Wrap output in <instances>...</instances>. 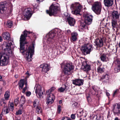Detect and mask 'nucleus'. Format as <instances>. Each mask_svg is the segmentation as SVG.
<instances>
[{
    "instance_id": "1",
    "label": "nucleus",
    "mask_w": 120,
    "mask_h": 120,
    "mask_svg": "<svg viewBox=\"0 0 120 120\" xmlns=\"http://www.w3.org/2000/svg\"><path fill=\"white\" fill-rule=\"evenodd\" d=\"M30 33V32H28L25 30L23 32V34L21 35L20 39V52L23 55L25 53L24 56L26 59L27 61H30L32 59V57L34 52V45L33 43L32 46H29L27 49V47L25 48L24 46H25L24 44L27 43L26 40L27 35L28 34Z\"/></svg>"
},
{
    "instance_id": "2",
    "label": "nucleus",
    "mask_w": 120,
    "mask_h": 120,
    "mask_svg": "<svg viewBox=\"0 0 120 120\" xmlns=\"http://www.w3.org/2000/svg\"><path fill=\"white\" fill-rule=\"evenodd\" d=\"M59 6V4L56 3H54L49 7V10H47L46 13L50 16H55L57 12L58 8Z\"/></svg>"
},
{
    "instance_id": "3",
    "label": "nucleus",
    "mask_w": 120,
    "mask_h": 120,
    "mask_svg": "<svg viewBox=\"0 0 120 120\" xmlns=\"http://www.w3.org/2000/svg\"><path fill=\"white\" fill-rule=\"evenodd\" d=\"M82 8L81 6L78 3L72 4L71 7L72 13L76 15H80L79 13Z\"/></svg>"
},
{
    "instance_id": "4",
    "label": "nucleus",
    "mask_w": 120,
    "mask_h": 120,
    "mask_svg": "<svg viewBox=\"0 0 120 120\" xmlns=\"http://www.w3.org/2000/svg\"><path fill=\"white\" fill-rule=\"evenodd\" d=\"M101 8V3L98 2H96L94 3L92 7V9L93 11L97 15L100 14Z\"/></svg>"
},
{
    "instance_id": "5",
    "label": "nucleus",
    "mask_w": 120,
    "mask_h": 120,
    "mask_svg": "<svg viewBox=\"0 0 120 120\" xmlns=\"http://www.w3.org/2000/svg\"><path fill=\"white\" fill-rule=\"evenodd\" d=\"M93 49V48L92 45L88 44H84L81 48L82 52L85 55L90 54Z\"/></svg>"
},
{
    "instance_id": "6",
    "label": "nucleus",
    "mask_w": 120,
    "mask_h": 120,
    "mask_svg": "<svg viewBox=\"0 0 120 120\" xmlns=\"http://www.w3.org/2000/svg\"><path fill=\"white\" fill-rule=\"evenodd\" d=\"M12 43H7L4 42L3 45V48L4 50L6 51L8 55H10V54L12 55V52L11 49V46L12 45Z\"/></svg>"
},
{
    "instance_id": "7",
    "label": "nucleus",
    "mask_w": 120,
    "mask_h": 120,
    "mask_svg": "<svg viewBox=\"0 0 120 120\" xmlns=\"http://www.w3.org/2000/svg\"><path fill=\"white\" fill-rule=\"evenodd\" d=\"M73 68L71 64L67 63L65 65L64 68V74L67 75L71 74V71Z\"/></svg>"
},
{
    "instance_id": "8",
    "label": "nucleus",
    "mask_w": 120,
    "mask_h": 120,
    "mask_svg": "<svg viewBox=\"0 0 120 120\" xmlns=\"http://www.w3.org/2000/svg\"><path fill=\"white\" fill-rule=\"evenodd\" d=\"M84 19V23L87 25L90 24L92 22L93 16L86 13H84L83 15Z\"/></svg>"
},
{
    "instance_id": "9",
    "label": "nucleus",
    "mask_w": 120,
    "mask_h": 120,
    "mask_svg": "<svg viewBox=\"0 0 120 120\" xmlns=\"http://www.w3.org/2000/svg\"><path fill=\"white\" fill-rule=\"evenodd\" d=\"M55 34L54 32H51L47 35V42L49 44L52 43L54 42L55 39Z\"/></svg>"
},
{
    "instance_id": "10",
    "label": "nucleus",
    "mask_w": 120,
    "mask_h": 120,
    "mask_svg": "<svg viewBox=\"0 0 120 120\" xmlns=\"http://www.w3.org/2000/svg\"><path fill=\"white\" fill-rule=\"evenodd\" d=\"M34 89L35 90L37 95H38L39 97L42 96L45 93L44 90H42L41 86L39 85H36L34 87Z\"/></svg>"
},
{
    "instance_id": "11",
    "label": "nucleus",
    "mask_w": 120,
    "mask_h": 120,
    "mask_svg": "<svg viewBox=\"0 0 120 120\" xmlns=\"http://www.w3.org/2000/svg\"><path fill=\"white\" fill-rule=\"evenodd\" d=\"M8 4L6 2H2L0 3V14L8 12V10L7 8Z\"/></svg>"
},
{
    "instance_id": "12",
    "label": "nucleus",
    "mask_w": 120,
    "mask_h": 120,
    "mask_svg": "<svg viewBox=\"0 0 120 120\" xmlns=\"http://www.w3.org/2000/svg\"><path fill=\"white\" fill-rule=\"evenodd\" d=\"M112 110L115 113H120V104H116L113 105L112 107Z\"/></svg>"
},
{
    "instance_id": "13",
    "label": "nucleus",
    "mask_w": 120,
    "mask_h": 120,
    "mask_svg": "<svg viewBox=\"0 0 120 120\" xmlns=\"http://www.w3.org/2000/svg\"><path fill=\"white\" fill-rule=\"evenodd\" d=\"M120 12L117 11H114L112 13V19L117 20L119 19Z\"/></svg>"
},
{
    "instance_id": "14",
    "label": "nucleus",
    "mask_w": 120,
    "mask_h": 120,
    "mask_svg": "<svg viewBox=\"0 0 120 120\" xmlns=\"http://www.w3.org/2000/svg\"><path fill=\"white\" fill-rule=\"evenodd\" d=\"M40 67L42 68V71L43 73H46L49 70V66L47 64H43L41 65Z\"/></svg>"
},
{
    "instance_id": "15",
    "label": "nucleus",
    "mask_w": 120,
    "mask_h": 120,
    "mask_svg": "<svg viewBox=\"0 0 120 120\" xmlns=\"http://www.w3.org/2000/svg\"><path fill=\"white\" fill-rule=\"evenodd\" d=\"M69 86L66 84L63 85L60 88L58 89V91L59 92H63L65 91L66 92L67 91H69Z\"/></svg>"
},
{
    "instance_id": "16",
    "label": "nucleus",
    "mask_w": 120,
    "mask_h": 120,
    "mask_svg": "<svg viewBox=\"0 0 120 120\" xmlns=\"http://www.w3.org/2000/svg\"><path fill=\"white\" fill-rule=\"evenodd\" d=\"M31 11V9L30 8L26 9L24 10V15L27 19H29L32 15Z\"/></svg>"
},
{
    "instance_id": "17",
    "label": "nucleus",
    "mask_w": 120,
    "mask_h": 120,
    "mask_svg": "<svg viewBox=\"0 0 120 120\" xmlns=\"http://www.w3.org/2000/svg\"><path fill=\"white\" fill-rule=\"evenodd\" d=\"M115 64V67L114 68L115 73H117L120 71V60L118 59L116 60L114 62Z\"/></svg>"
},
{
    "instance_id": "18",
    "label": "nucleus",
    "mask_w": 120,
    "mask_h": 120,
    "mask_svg": "<svg viewBox=\"0 0 120 120\" xmlns=\"http://www.w3.org/2000/svg\"><path fill=\"white\" fill-rule=\"evenodd\" d=\"M73 84L76 85L80 86L83 84V80L79 79H76L72 80Z\"/></svg>"
},
{
    "instance_id": "19",
    "label": "nucleus",
    "mask_w": 120,
    "mask_h": 120,
    "mask_svg": "<svg viewBox=\"0 0 120 120\" xmlns=\"http://www.w3.org/2000/svg\"><path fill=\"white\" fill-rule=\"evenodd\" d=\"M97 64L98 65L97 68V71L98 73H101L104 72L105 68L102 66V64L99 61H98L97 62Z\"/></svg>"
},
{
    "instance_id": "20",
    "label": "nucleus",
    "mask_w": 120,
    "mask_h": 120,
    "mask_svg": "<svg viewBox=\"0 0 120 120\" xmlns=\"http://www.w3.org/2000/svg\"><path fill=\"white\" fill-rule=\"evenodd\" d=\"M47 95H48V98L47 99V102L49 104H51L54 101V100L55 99V97L52 93Z\"/></svg>"
},
{
    "instance_id": "21",
    "label": "nucleus",
    "mask_w": 120,
    "mask_h": 120,
    "mask_svg": "<svg viewBox=\"0 0 120 120\" xmlns=\"http://www.w3.org/2000/svg\"><path fill=\"white\" fill-rule=\"evenodd\" d=\"M8 56L6 55L3 56V58L1 61L0 60V66H5L8 63V60L7 59Z\"/></svg>"
},
{
    "instance_id": "22",
    "label": "nucleus",
    "mask_w": 120,
    "mask_h": 120,
    "mask_svg": "<svg viewBox=\"0 0 120 120\" xmlns=\"http://www.w3.org/2000/svg\"><path fill=\"white\" fill-rule=\"evenodd\" d=\"M94 43L95 45L96 46L98 47L102 46L103 44V41L101 39L95 40Z\"/></svg>"
},
{
    "instance_id": "23",
    "label": "nucleus",
    "mask_w": 120,
    "mask_h": 120,
    "mask_svg": "<svg viewBox=\"0 0 120 120\" xmlns=\"http://www.w3.org/2000/svg\"><path fill=\"white\" fill-rule=\"evenodd\" d=\"M82 68L84 71H87L90 69V66L87 64L86 62H84L82 63Z\"/></svg>"
},
{
    "instance_id": "24",
    "label": "nucleus",
    "mask_w": 120,
    "mask_h": 120,
    "mask_svg": "<svg viewBox=\"0 0 120 120\" xmlns=\"http://www.w3.org/2000/svg\"><path fill=\"white\" fill-rule=\"evenodd\" d=\"M67 21L69 24L71 26H74L75 22V19L71 17L68 18Z\"/></svg>"
},
{
    "instance_id": "25",
    "label": "nucleus",
    "mask_w": 120,
    "mask_h": 120,
    "mask_svg": "<svg viewBox=\"0 0 120 120\" xmlns=\"http://www.w3.org/2000/svg\"><path fill=\"white\" fill-rule=\"evenodd\" d=\"M112 26V28L114 31H115V29H117V26L116 20L113 19H112L111 21Z\"/></svg>"
},
{
    "instance_id": "26",
    "label": "nucleus",
    "mask_w": 120,
    "mask_h": 120,
    "mask_svg": "<svg viewBox=\"0 0 120 120\" xmlns=\"http://www.w3.org/2000/svg\"><path fill=\"white\" fill-rule=\"evenodd\" d=\"M2 36L4 39L5 40H8L10 39V34L8 32L3 33L2 34Z\"/></svg>"
},
{
    "instance_id": "27",
    "label": "nucleus",
    "mask_w": 120,
    "mask_h": 120,
    "mask_svg": "<svg viewBox=\"0 0 120 120\" xmlns=\"http://www.w3.org/2000/svg\"><path fill=\"white\" fill-rule=\"evenodd\" d=\"M105 5L107 6H110L113 4V0H104Z\"/></svg>"
},
{
    "instance_id": "28",
    "label": "nucleus",
    "mask_w": 120,
    "mask_h": 120,
    "mask_svg": "<svg viewBox=\"0 0 120 120\" xmlns=\"http://www.w3.org/2000/svg\"><path fill=\"white\" fill-rule=\"evenodd\" d=\"M9 111V109L6 106L3 108L1 113L4 114H6L8 113Z\"/></svg>"
},
{
    "instance_id": "29",
    "label": "nucleus",
    "mask_w": 120,
    "mask_h": 120,
    "mask_svg": "<svg viewBox=\"0 0 120 120\" xmlns=\"http://www.w3.org/2000/svg\"><path fill=\"white\" fill-rule=\"evenodd\" d=\"M110 76L109 75L107 74L103 75L101 78L102 79H104V81L106 82H107L108 81Z\"/></svg>"
},
{
    "instance_id": "30",
    "label": "nucleus",
    "mask_w": 120,
    "mask_h": 120,
    "mask_svg": "<svg viewBox=\"0 0 120 120\" xmlns=\"http://www.w3.org/2000/svg\"><path fill=\"white\" fill-rule=\"evenodd\" d=\"M6 100H4L3 98L1 99L0 101V105L4 106V107L6 106Z\"/></svg>"
},
{
    "instance_id": "31",
    "label": "nucleus",
    "mask_w": 120,
    "mask_h": 120,
    "mask_svg": "<svg viewBox=\"0 0 120 120\" xmlns=\"http://www.w3.org/2000/svg\"><path fill=\"white\" fill-rule=\"evenodd\" d=\"M24 80L22 79L20 81V82L19 84V89H22L24 85Z\"/></svg>"
},
{
    "instance_id": "32",
    "label": "nucleus",
    "mask_w": 120,
    "mask_h": 120,
    "mask_svg": "<svg viewBox=\"0 0 120 120\" xmlns=\"http://www.w3.org/2000/svg\"><path fill=\"white\" fill-rule=\"evenodd\" d=\"M72 39L73 41H76L77 34L76 33H73L72 34Z\"/></svg>"
},
{
    "instance_id": "33",
    "label": "nucleus",
    "mask_w": 120,
    "mask_h": 120,
    "mask_svg": "<svg viewBox=\"0 0 120 120\" xmlns=\"http://www.w3.org/2000/svg\"><path fill=\"white\" fill-rule=\"evenodd\" d=\"M10 95V93L8 91H7L5 92L4 94V97L5 100H8L9 99Z\"/></svg>"
},
{
    "instance_id": "34",
    "label": "nucleus",
    "mask_w": 120,
    "mask_h": 120,
    "mask_svg": "<svg viewBox=\"0 0 120 120\" xmlns=\"http://www.w3.org/2000/svg\"><path fill=\"white\" fill-rule=\"evenodd\" d=\"M100 58L101 60L103 62H106L107 61V57L105 54H103L100 57Z\"/></svg>"
},
{
    "instance_id": "35",
    "label": "nucleus",
    "mask_w": 120,
    "mask_h": 120,
    "mask_svg": "<svg viewBox=\"0 0 120 120\" xmlns=\"http://www.w3.org/2000/svg\"><path fill=\"white\" fill-rule=\"evenodd\" d=\"M42 111V109L41 108L37 106L36 108V112L38 114L41 113Z\"/></svg>"
},
{
    "instance_id": "36",
    "label": "nucleus",
    "mask_w": 120,
    "mask_h": 120,
    "mask_svg": "<svg viewBox=\"0 0 120 120\" xmlns=\"http://www.w3.org/2000/svg\"><path fill=\"white\" fill-rule=\"evenodd\" d=\"M6 25L9 28L13 26L12 22L10 20H8L7 21Z\"/></svg>"
},
{
    "instance_id": "37",
    "label": "nucleus",
    "mask_w": 120,
    "mask_h": 120,
    "mask_svg": "<svg viewBox=\"0 0 120 120\" xmlns=\"http://www.w3.org/2000/svg\"><path fill=\"white\" fill-rule=\"evenodd\" d=\"M56 89V88L55 87H52L49 90H48L46 92L47 94H49L51 93V92L53 91Z\"/></svg>"
},
{
    "instance_id": "38",
    "label": "nucleus",
    "mask_w": 120,
    "mask_h": 120,
    "mask_svg": "<svg viewBox=\"0 0 120 120\" xmlns=\"http://www.w3.org/2000/svg\"><path fill=\"white\" fill-rule=\"evenodd\" d=\"M25 99L24 96H22L20 99V102L21 104H24L25 102Z\"/></svg>"
},
{
    "instance_id": "39",
    "label": "nucleus",
    "mask_w": 120,
    "mask_h": 120,
    "mask_svg": "<svg viewBox=\"0 0 120 120\" xmlns=\"http://www.w3.org/2000/svg\"><path fill=\"white\" fill-rule=\"evenodd\" d=\"M92 88L95 92H97L98 90V87L96 86H93Z\"/></svg>"
},
{
    "instance_id": "40",
    "label": "nucleus",
    "mask_w": 120,
    "mask_h": 120,
    "mask_svg": "<svg viewBox=\"0 0 120 120\" xmlns=\"http://www.w3.org/2000/svg\"><path fill=\"white\" fill-rule=\"evenodd\" d=\"M61 105H59L58 106L57 110V112L60 113L61 111Z\"/></svg>"
},
{
    "instance_id": "41",
    "label": "nucleus",
    "mask_w": 120,
    "mask_h": 120,
    "mask_svg": "<svg viewBox=\"0 0 120 120\" xmlns=\"http://www.w3.org/2000/svg\"><path fill=\"white\" fill-rule=\"evenodd\" d=\"M83 112V111H82L81 112H80L78 113H77V116L78 117H80L82 116V115Z\"/></svg>"
},
{
    "instance_id": "42",
    "label": "nucleus",
    "mask_w": 120,
    "mask_h": 120,
    "mask_svg": "<svg viewBox=\"0 0 120 120\" xmlns=\"http://www.w3.org/2000/svg\"><path fill=\"white\" fill-rule=\"evenodd\" d=\"M9 106L11 109H13L14 107V104L12 102L10 103L9 104Z\"/></svg>"
},
{
    "instance_id": "43",
    "label": "nucleus",
    "mask_w": 120,
    "mask_h": 120,
    "mask_svg": "<svg viewBox=\"0 0 120 120\" xmlns=\"http://www.w3.org/2000/svg\"><path fill=\"white\" fill-rule=\"evenodd\" d=\"M19 102V98H18L15 100V105H17Z\"/></svg>"
},
{
    "instance_id": "44",
    "label": "nucleus",
    "mask_w": 120,
    "mask_h": 120,
    "mask_svg": "<svg viewBox=\"0 0 120 120\" xmlns=\"http://www.w3.org/2000/svg\"><path fill=\"white\" fill-rule=\"evenodd\" d=\"M22 114L21 110H19L16 112V114L17 115H20Z\"/></svg>"
},
{
    "instance_id": "45",
    "label": "nucleus",
    "mask_w": 120,
    "mask_h": 120,
    "mask_svg": "<svg viewBox=\"0 0 120 120\" xmlns=\"http://www.w3.org/2000/svg\"><path fill=\"white\" fill-rule=\"evenodd\" d=\"M118 89H116V90H115L113 94V97L115 95L117 94L118 92Z\"/></svg>"
},
{
    "instance_id": "46",
    "label": "nucleus",
    "mask_w": 120,
    "mask_h": 120,
    "mask_svg": "<svg viewBox=\"0 0 120 120\" xmlns=\"http://www.w3.org/2000/svg\"><path fill=\"white\" fill-rule=\"evenodd\" d=\"M61 120H71L70 118H69L67 117L63 118Z\"/></svg>"
},
{
    "instance_id": "47",
    "label": "nucleus",
    "mask_w": 120,
    "mask_h": 120,
    "mask_svg": "<svg viewBox=\"0 0 120 120\" xmlns=\"http://www.w3.org/2000/svg\"><path fill=\"white\" fill-rule=\"evenodd\" d=\"M38 101V100H36L35 101L33 102V105L34 107H35L36 106H37V104L36 103L37 101Z\"/></svg>"
},
{
    "instance_id": "48",
    "label": "nucleus",
    "mask_w": 120,
    "mask_h": 120,
    "mask_svg": "<svg viewBox=\"0 0 120 120\" xmlns=\"http://www.w3.org/2000/svg\"><path fill=\"white\" fill-rule=\"evenodd\" d=\"M71 118L73 120H74L75 118V115L74 114H72L71 115Z\"/></svg>"
},
{
    "instance_id": "49",
    "label": "nucleus",
    "mask_w": 120,
    "mask_h": 120,
    "mask_svg": "<svg viewBox=\"0 0 120 120\" xmlns=\"http://www.w3.org/2000/svg\"><path fill=\"white\" fill-rule=\"evenodd\" d=\"M31 94V92L30 91H27L26 93V95L27 96H29Z\"/></svg>"
},
{
    "instance_id": "50",
    "label": "nucleus",
    "mask_w": 120,
    "mask_h": 120,
    "mask_svg": "<svg viewBox=\"0 0 120 120\" xmlns=\"http://www.w3.org/2000/svg\"><path fill=\"white\" fill-rule=\"evenodd\" d=\"M25 74L26 75H27V76L26 77V78L27 79V78H28L29 76L30 75V74L29 73L28 71H27Z\"/></svg>"
},
{
    "instance_id": "51",
    "label": "nucleus",
    "mask_w": 120,
    "mask_h": 120,
    "mask_svg": "<svg viewBox=\"0 0 120 120\" xmlns=\"http://www.w3.org/2000/svg\"><path fill=\"white\" fill-rule=\"evenodd\" d=\"M5 55V53H0V60L3 56H3H4Z\"/></svg>"
},
{
    "instance_id": "52",
    "label": "nucleus",
    "mask_w": 120,
    "mask_h": 120,
    "mask_svg": "<svg viewBox=\"0 0 120 120\" xmlns=\"http://www.w3.org/2000/svg\"><path fill=\"white\" fill-rule=\"evenodd\" d=\"M77 103L76 102H75L72 105L73 107H75L77 105Z\"/></svg>"
},
{
    "instance_id": "53",
    "label": "nucleus",
    "mask_w": 120,
    "mask_h": 120,
    "mask_svg": "<svg viewBox=\"0 0 120 120\" xmlns=\"http://www.w3.org/2000/svg\"><path fill=\"white\" fill-rule=\"evenodd\" d=\"M21 104L20 105V108L21 109H22L23 108V104Z\"/></svg>"
},
{
    "instance_id": "54",
    "label": "nucleus",
    "mask_w": 120,
    "mask_h": 120,
    "mask_svg": "<svg viewBox=\"0 0 120 120\" xmlns=\"http://www.w3.org/2000/svg\"><path fill=\"white\" fill-rule=\"evenodd\" d=\"M26 89H27V88H26V87H25L23 89V90L22 91V92L23 93H25Z\"/></svg>"
},
{
    "instance_id": "55",
    "label": "nucleus",
    "mask_w": 120,
    "mask_h": 120,
    "mask_svg": "<svg viewBox=\"0 0 120 120\" xmlns=\"http://www.w3.org/2000/svg\"><path fill=\"white\" fill-rule=\"evenodd\" d=\"M25 85H26V87L27 86V81L26 79V78L25 80Z\"/></svg>"
},
{
    "instance_id": "56",
    "label": "nucleus",
    "mask_w": 120,
    "mask_h": 120,
    "mask_svg": "<svg viewBox=\"0 0 120 120\" xmlns=\"http://www.w3.org/2000/svg\"><path fill=\"white\" fill-rule=\"evenodd\" d=\"M2 113L1 114H0V120H2L3 119L2 117L3 116V115L2 114Z\"/></svg>"
},
{
    "instance_id": "57",
    "label": "nucleus",
    "mask_w": 120,
    "mask_h": 120,
    "mask_svg": "<svg viewBox=\"0 0 120 120\" xmlns=\"http://www.w3.org/2000/svg\"><path fill=\"white\" fill-rule=\"evenodd\" d=\"M44 0H37L38 3H40V2H42Z\"/></svg>"
},
{
    "instance_id": "58",
    "label": "nucleus",
    "mask_w": 120,
    "mask_h": 120,
    "mask_svg": "<svg viewBox=\"0 0 120 120\" xmlns=\"http://www.w3.org/2000/svg\"><path fill=\"white\" fill-rule=\"evenodd\" d=\"M33 6H34V8H36L37 7V4H33Z\"/></svg>"
},
{
    "instance_id": "59",
    "label": "nucleus",
    "mask_w": 120,
    "mask_h": 120,
    "mask_svg": "<svg viewBox=\"0 0 120 120\" xmlns=\"http://www.w3.org/2000/svg\"><path fill=\"white\" fill-rule=\"evenodd\" d=\"M60 33V32H59L58 33V32L57 33V34L58 36V37H60L61 34Z\"/></svg>"
},
{
    "instance_id": "60",
    "label": "nucleus",
    "mask_w": 120,
    "mask_h": 120,
    "mask_svg": "<svg viewBox=\"0 0 120 120\" xmlns=\"http://www.w3.org/2000/svg\"><path fill=\"white\" fill-rule=\"evenodd\" d=\"M3 40L1 36H0V42H1Z\"/></svg>"
},
{
    "instance_id": "61",
    "label": "nucleus",
    "mask_w": 120,
    "mask_h": 120,
    "mask_svg": "<svg viewBox=\"0 0 120 120\" xmlns=\"http://www.w3.org/2000/svg\"><path fill=\"white\" fill-rule=\"evenodd\" d=\"M62 101L61 100H59V103L60 104H61L62 103Z\"/></svg>"
},
{
    "instance_id": "62",
    "label": "nucleus",
    "mask_w": 120,
    "mask_h": 120,
    "mask_svg": "<svg viewBox=\"0 0 120 120\" xmlns=\"http://www.w3.org/2000/svg\"><path fill=\"white\" fill-rule=\"evenodd\" d=\"M15 77L16 78H17L18 77V75H15Z\"/></svg>"
},
{
    "instance_id": "63",
    "label": "nucleus",
    "mask_w": 120,
    "mask_h": 120,
    "mask_svg": "<svg viewBox=\"0 0 120 120\" xmlns=\"http://www.w3.org/2000/svg\"><path fill=\"white\" fill-rule=\"evenodd\" d=\"M37 120H41V119L40 117H38L37 119Z\"/></svg>"
},
{
    "instance_id": "64",
    "label": "nucleus",
    "mask_w": 120,
    "mask_h": 120,
    "mask_svg": "<svg viewBox=\"0 0 120 120\" xmlns=\"http://www.w3.org/2000/svg\"><path fill=\"white\" fill-rule=\"evenodd\" d=\"M114 120H119L118 118H115Z\"/></svg>"
}]
</instances>
